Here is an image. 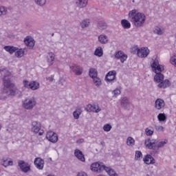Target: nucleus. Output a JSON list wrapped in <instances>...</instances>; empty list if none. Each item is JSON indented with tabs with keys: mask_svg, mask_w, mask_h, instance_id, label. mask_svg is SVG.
I'll return each instance as SVG.
<instances>
[{
	"mask_svg": "<svg viewBox=\"0 0 176 176\" xmlns=\"http://www.w3.org/2000/svg\"><path fill=\"white\" fill-rule=\"evenodd\" d=\"M151 67L156 74L154 76V80L157 83H160L162 81L164 80V75H163L160 72H163L164 71V66L159 64V60L155 59L151 63Z\"/></svg>",
	"mask_w": 176,
	"mask_h": 176,
	"instance_id": "f257e3e1",
	"label": "nucleus"
},
{
	"mask_svg": "<svg viewBox=\"0 0 176 176\" xmlns=\"http://www.w3.org/2000/svg\"><path fill=\"white\" fill-rule=\"evenodd\" d=\"M129 16L136 27H142L144 25L146 20L145 14L138 12L137 10H132L129 12Z\"/></svg>",
	"mask_w": 176,
	"mask_h": 176,
	"instance_id": "f03ea898",
	"label": "nucleus"
},
{
	"mask_svg": "<svg viewBox=\"0 0 176 176\" xmlns=\"http://www.w3.org/2000/svg\"><path fill=\"white\" fill-rule=\"evenodd\" d=\"M3 94H7L8 96H15L17 89L14 88V84L10 82V76H4V78H3Z\"/></svg>",
	"mask_w": 176,
	"mask_h": 176,
	"instance_id": "7ed1b4c3",
	"label": "nucleus"
},
{
	"mask_svg": "<svg viewBox=\"0 0 176 176\" xmlns=\"http://www.w3.org/2000/svg\"><path fill=\"white\" fill-rule=\"evenodd\" d=\"M131 53L133 54L137 53L138 57L145 58V57H148L149 54V49H148V47H142L140 49L138 46H135L131 49Z\"/></svg>",
	"mask_w": 176,
	"mask_h": 176,
	"instance_id": "20e7f679",
	"label": "nucleus"
},
{
	"mask_svg": "<svg viewBox=\"0 0 176 176\" xmlns=\"http://www.w3.org/2000/svg\"><path fill=\"white\" fill-rule=\"evenodd\" d=\"M105 165L102 162H94L91 164L90 170L94 173H102L105 170Z\"/></svg>",
	"mask_w": 176,
	"mask_h": 176,
	"instance_id": "39448f33",
	"label": "nucleus"
},
{
	"mask_svg": "<svg viewBox=\"0 0 176 176\" xmlns=\"http://www.w3.org/2000/svg\"><path fill=\"white\" fill-rule=\"evenodd\" d=\"M41 123L36 121H34L32 122V131H33L34 134H38V135H43V133H45V131H43V130L41 131Z\"/></svg>",
	"mask_w": 176,
	"mask_h": 176,
	"instance_id": "423d86ee",
	"label": "nucleus"
},
{
	"mask_svg": "<svg viewBox=\"0 0 176 176\" xmlns=\"http://www.w3.org/2000/svg\"><path fill=\"white\" fill-rule=\"evenodd\" d=\"M36 104V102L34 98L30 99H26L23 103V107L25 109H32L34 107Z\"/></svg>",
	"mask_w": 176,
	"mask_h": 176,
	"instance_id": "0eeeda50",
	"label": "nucleus"
},
{
	"mask_svg": "<svg viewBox=\"0 0 176 176\" xmlns=\"http://www.w3.org/2000/svg\"><path fill=\"white\" fill-rule=\"evenodd\" d=\"M85 111H87V112H95L96 113H98V112L101 111V109H100V107H98L97 104H89L85 107Z\"/></svg>",
	"mask_w": 176,
	"mask_h": 176,
	"instance_id": "6e6552de",
	"label": "nucleus"
},
{
	"mask_svg": "<svg viewBox=\"0 0 176 176\" xmlns=\"http://www.w3.org/2000/svg\"><path fill=\"white\" fill-rule=\"evenodd\" d=\"M46 138L48 141L54 144L58 141V136L53 131H48L46 135Z\"/></svg>",
	"mask_w": 176,
	"mask_h": 176,
	"instance_id": "1a4fd4ad",
	"label": "nucleus"
},
{
	"mask_svg": "<svg viewBox=\"0 0 176 176\" xmlns=\"http://www.w3.org/2000/svg\"><path fill=\"white\" fill-rule=\"evenodd\" d=\"M24 43L29 49H32L35 46V41L30 36H26L24 39Z\"/></svg>",
	"mask_w": 176,
	"mask_h": 176,
	"instance_id": "9d476101",
	"label": "nucleus"
},
{
	"mask_svg": "<svg viewBox=\"0 0 176 176\" xmlns=\"http://www.w3.org/2000/svg\"><path fill=\"white\" fill-rule=\"evenodd\" d=\"M115 57L118 60H120L121 63H124L127 60V55L124 54L122 51H118L115 53Z\"/></svg>",
	"mask_w": 176,
	"mask_h": 176,
	"instance_id": "9b49d317",
	"label": "nucleus"
},
{
	"mask_svg": "<svg viewBox=\"0 0 176 176\" xmlns=\"http://www.w3.org/2000/svg\"><path fill=\"white\" fill-rule=\"evenodd\" d=\"M45 165V161L41 157H36L34 160V166L38 168V170H43V166Z\"/></svg>",
	"mask_w": 176,
	"mask_h": 176,
	"instance_id": "f8f14e48",
	"label": "nucleus"
},
{
	"mask_svg": "<svg viewBox=\"0 0 176 176\" xmlns=\"http://www.w3.org/2000/svg\"><path fill=\"white\" fill-rule=\"evenodd\" d=\"M19 166L23 173H28L30 170H31V168L30 167V165H28V163H25L24 161H19Z\"/></svg>",
	"mask_w": 176,
	"mask_h": 176,
	"instance_id": "ddd939ff",
	"label": "nucleus"
},
{
	"mask_svg": "<svg viewBox=\"0 0 176 176\" xmlns=\"http://www.w3.org/2000/svg\"><path fill=\"white\" fill-rule=\"evenodd\" d=\"M116 79V71L113 70L109 72L105 77V80L107 82H112V80H115Z\"/></svg>",
	"mask_w": 176,
	"mask_h": 176,
	"instance_id": "4468645a",
	"label": "nucleus"
},
{
	"mask_svg": "<svg viewBox=\"0 0 176 176\" xmlns=\"http://www.w3.org/2000/svg\"><path fill=\"white\" fill-rule=\"evenodd\" d=\"M165 106L166 103L164 102V100H163V99L157 98L155 100V108L157 109L158 111H160V109H163Z\"/></svg>",
	"mask_w": 176,
	"mask_h": 176,
	"instance_id": "2eb2a0df",
	"label": "nucleus"
},
{
	"mask_svg": "<svg viewBox=\"0 0 176 176\" xmlns=\"http://www.w3.org/2000/svg\"><path fill=\"white\" fill-rule=\"evenodd\" d=\"M74 156L78 159L80 162H86V158H85V155L83 153L79 150V149H76L74 151Z\"/></svg>",
	"mask_w": 176,
	"mask_h": 176,
	"instance_id": "dca6fc26",
	"label": "nucleus"
},
{
	"mask_svg": "<svg viewBox=\"0 0 176 176\" xmlns=\"http://www.w3.org/2000/svg\"><path fill=\"white\" fill-rule=\"evenodd\" d=\"M145 146L148 149H153L156 146V140L153 139H147L145 140Z\"/></svg>",
	"mask_w": 176,
	"mask_h": 176,
	"instance_id": "f3484780",
	"label": "nucleus"
},
{
	"mask_svg": "<svg viewBox=\"0 0 176 176\" xmlns=\"http://www.w3.org/2000/svg\"><path fill=\"white\" fill-rule=\"evenodd\" d=\"M171 86V82L168 79L163 80L160 82H159L157 87L159 89H167V87H170Z\"/></svg>",
	"mask_w": 176,
	"mask_h": 176,
	"instance_id": "a211bd4d",
	"label": "nucleus"
},
{
	"mask_svg": "<svg viewBox=\"0 0 176 176\" xmlns=\"http://www.w3.org/2000/svg\"><path fill=\"white\" fill-rule=\"evenodd\" d=\"M145 164H155V158L151 155H146L143 158Z\"/></svg>",
	"mask_w": 176,
	"mask_h": 176,
	"instance_id": "6ab92c4d",
	"label": "nucleus"
},
{
	"mask_svg": "<svg viewBox=\"0 0 176 176\" xmlns=\"http://www.w3.org/2000/svg\"><path fill=\"white\" fill-rule=\"evenodd\" d=\"M4 50H6V52L10 53V54H13V53H16V52L19 50V48L13 46L6 45L4 47Z\"/></svg>",
	"mask_w": 176,
	"mask_h": 176,
	"instance_id": "aec40b11",
	"label": "nucleus"
},
{
	"mask_svg": "<svg viewBox=\"0 0 176 176\" xmlns=\"http://www.w3.org/2000/svg\"><path fill=\"white\" fill-rule=\"evenodd\" d=\"M71 68L76 75H82V72H83V69L78 65H74Z\"/></svg>",
	"mask_w": 176,
	"mask_h": 176,
	"instance_id": "412c9836",
	"label": "nucleus"
},
{
	"mask_svg": "<svg viewBox=\"0 0 176 176\" xmlns=\"http://www.w3.org/2000/svg\"><path fill=\"white\" fill-rule=\"evenodd\" d=\"M121 25L124 28V30H129V28H131V23L129 22L126 19H122L121 21Z\"/></svg>",
	"mask_w": 176,
	"mask_h": 176,
	"instance_id": "4be33fe9",
	"label": "nucleus"
},
{
	"mask_svg": "<svg viewBox=\"0 0 176 176\" xmlns=\"http://www.w3.org/2000/svg\"><path fill=\"white\" fill-rule=\"evenodd\" d=\"M29 89L37 90V89H39V84L36 81H32L29 84Z\"/></svg>",
	"mask_w": 176,
	"mask_h": 176,
	"instance_id": "5701e85b",
	"label": "nucleus"
},
{
	"mask_svg": "<svg viewBox=\"0 0 176 176\" xmlns=\"http://www.w3.org/2000/svg\"><path fill=\"white\" fill-rule=\"evenodd\" d=\"M104 171H106V173H107L110 176H118V173H116L113 169L108 166H106Z\"/></svg>",
	"mask_w": 176,
	"mask_h": 176,
	"instance_id": "b1692460",
	"label": "nucleus"
},
{
	"mask_svg": "<svg viewBox=\"0 0 176 176\" xmlns=\"http://www.w3.org/2000/svg\"><path fill=\"white\" fill-rule=\"evenodd\" d=\"M2 165L4 166V167H8V166H13V161L12 160H8V158H3L2 160Z\"/></svg>",
	"mask_w": 176,
	"mask_h": 176,
	"instance_id": "393cba45",
	"label": "nucleus"
},
{
	"mask_svg": "<svg viewBox=\"0 0 176 176\" xmlns=\"http://www.w3.org/2000/svg\"><path fill=\"white\" fill-rule=\"evenodd\" d=\"M94 54L98 57H102V55L104 54V52L102 51V47H98V48H96L94 52Z\"/></svg>",
	"mask_w": 176,
	"mask_h": 176,
	"instance_id": "a878e982",
	"label": "nucleus"
},
{
	"mask_svg": "<svg viewBox=\"0 0 176 176\" xmlns=\"http://www.w3.org/2000/svg\"><path fill=\"white\" fill-rule=\"evenodd\" d=\"M88 0H78V1L76 2L77 6L78 8H85L87 5Z\"/></svg>",
	"mask_w": 176,
	"mask_h": 176,
	"instance_id": "bb28decb",
	"label": "nucleus"
},
{
	"mask_svg": "<svg viewBox=\"0 0 176 176\" xmlns=\"http://www.w3.org/2000/svg\"><path fill=\"white\" fill-rule=\"evenodd\" d=\"M98 41L100 42V43H107L108 42V37H107L105 35L101 34L98 36Z\"/></svg>",
	"mask_w": 176,
	"mask_h": 176,
	"instance_id": "cd10ccee",
	"label": "nucleus"
},
{
	"mask_svg": "<svg viewBox=\"0 0 176 176\" xmlns=\"http://www.w3.org/2000/svg\"><path fill=\"white\" fill-rule=\"evenodd\" d=\"M121 105L124 107V108H127V107H129L130 103L129 102V99H127L126 97L123 98L121 101Z\"/></svg>",
	"mask_w": 176,
	"mask_h": 176,
	"instance_id": "c85d7f7f",
	"label": "nucleus"
},
{
	"mask_svg": "<svg viewBox=\"0 0 176 176\" xmlns=\"http://www.w3.org/2000/svg\"><path fill=\"white\" fill-rule=\"evenodd\" d=\"M135 144V140H134V139L131 137H129L126 139V145H128V146H133V145Z\"/></svg>",
	"mask_w": 176,
	"mask_h": 176,
	"instance_id": "c756f323",
	"label": "nucleus"
},
{
	"mask_svg": "<svg viewBox=\"0 0 176 176\" xmlns=\"http://www.w3.org/2000/svg\"><path fill=\"white\" fill-rule=\"evenodd\" d=\"M49 57L47 62L49 63L50 65H53V62L54 61V54L53 52L48 53Z\"/></svg>",
	"mask_w": 176,
	"mask_h": 176,
	"instance_id": "7c9ffc66",
	"label": "nucleus"
},
{
	"mask_svg": "<svg viewBox=\"0 0 176 176\" xmlns=\"http://www.w3.org/2000/svg\"><path fill=\"white\" fill-rule=\"evenodd\" d=\"M89 76L90 78H92V79L97 77V69L91 68L89 69Z\"/></svg>",
	"mask_w": 176,
	"mask_h": 176,
	"instance_id": "2f4dec72",
	"label": "nucleus"
},
{
	"mask_svg": "<svg viewBox=\"0 0 176 176\" xmlns=\"http://www.w3.org/2000/svg\"><path fill=\"white\" fill-rule=\"evenodd\" d=\"M80 113H82V109L80 108L76 109V110L73 113L74 119H79Z\"/></svg>",
	"mask_w": 176,
	"mask_h": 176,
	"instance_id": "473e14b6",
	"label": "nucleus"
},
{
	"mask_svg": "<svg viewBox=\"0 0 176 176\" xmlns=\"http://www.w3.org/2000/svg\"><path fill=\"white\" fill-rule=\"evenodd\" d=\"M135 160H140L142 159V153L140 151H136L135 155Z\"/></svg>",
	"mask_w": 176,
	"mask_h": 176,
	"instance_id": "72a5a7b5",
	"label": "nucleus"
},
{
	"mask_svg": "<svg viewBox=\"0 0 176 176\" xmlns=\"http://www.w3.org/2000/svg\"><path fill=\"white\" fill-rule=\"evenodd\" d=\"M15 56L18 58L23 57V56H24V50L19 49L18 51L16 50V52L15 53Z\"/></svg>",
	"mask_w": 176,
	"mask_h": 176,
	"instance_id": "f704fd0d",
	"label": "nucleus"
},
{
	"mask_svg": "<svg viewBox=\"0 0 176 176\" xmlns=\"http://www.w3.org/2000/svg\"><path fill=\"white\" fill-rule=\"evenodd\" d=\"M8 13V8L4 6H0V16H5Z\"/></svg>",
	"mask_w": 176,
	"mask_h": 176,
	"instance_id": "c9c22d12",
	"label": "nucleus"
},
{
	"mask_svg": "<svg viewBox=\"0 0 176 176\" xmlns=\"http://www.w3.org/2000/svg\"><path fill=\"white\" fill-rule=\"evenodd\" d=\"M92 79H93L94 83V85H96V86H101V79H100V78L96 76Z\"/></svg>",
	"mask_w": 176,
	"mask_h": 176,
	"instance_id": "e433bc0d",
	"label": "nucleus"
},
{
	"mask_svg": "<svg viewBox=\"0 0 176 176\" xmlns=\"http://www.w3.org/2000/svg\"><path fill=\"white\" fill-rule=\"evenodd\" d=\"M157 119L160 122H164L167 118L166 117V114L164 113H160L157 116Z\"/></svg>",
	"mask_w": 176,
	"mask_h": 176,
	"instance_id": "4c0bfd02",
	"label": "nucleus"
},
{
	"mask_svg": "<svg viewBox=\"0 0 176 176\" xmlns=\"http://www.w3.org/2000/svg\"><path fill=\"white\" fill-rule=\"evenodd\" d=\"M89 24L90 21H89V19H85L81 23V27L82 28H86L87 27H89Z\"/></svg>",
	"mask_w": 176,
	"mask_h": 176,
	"instance_id": "58836bf2",
	"label": "nucleus"
},
{
	"mask_svg": "<svg viewBox=\"0 0 176 176\" xmlns=\"http://www.w3.org/2000/svg\"><path fill=\"white\" fill-rule=\"evenodd\" d=\"M98 28H99V30H106L107 29V23L103 21L99 22L98 23Z\"/></svg>",
	"mask_w": 176,
	"mask_h": 176,
	"instance_id": "ea45409f",
	"label": "nucleus"
},
{
	"mask_svg": "<svg viewBox=\"0 0 176 176\" xmlns=\"http://www.w3.org/2000/svg\"><path fill=\"white\" fill-rule=\"evenodd\" d=\"M112 129V126L109 124H106L103 126V130L104 131H106L108 133V131H111V129Z\"/></svg>",
	"mask_w": 176,
	"mask_h": 176,
	"instance_id": "a19ab883",
	"label": "nucleus"
},
{
	"mask_svg": "<svg viewBox=\"0 0 176 176\" xmlns=\"http://www.w3.org/2000/svg\"><path fill=\"white\" fill-rule=\"evenodd\" d=\"M170 64H172V65L176 67V54H174L173 56L170 57Z\"/></svg>",
	"mask_w": 176,
	"mask_h": 176,
	"instance_id": "79ce46f5",
	"label": "nucleus"
},
{
	"mask_svg": "<svg viewBox=\"0 0 176 176\" xmlns=\"http://www.w3.org/2000/svg\"><path fill=\"white\" fill-rule=\"evenodd\" d=\"M154 32L155 34H157V35H162V34H163V30H161L160 28L157 27L155 28V29L154 30Z\"/></svg>",
	"mask_w": 176,
	"mask_h": 176,
	"instance_id": "37998d69",
	"label": "nucleus"
},
{
	"mask_svg": "<svg viewBox=\"0 0 176 176\" xmlns=\"http://www.w3.org/2000/svg\"><path fill=\"white\" fill-rule=\"evenodd\" d=\"M168 141L167 140H165L164 141H162V142H160L158 144H157V148H163V146H164V145L166 144H167Z\"/></svg>",
	"mask_w": 176,
	"mask_h": 176,
	"instance_id": "c03bdc74",
	"label": "nucleus"
},
{
	"mask_svg": "<svg viewBox=\"0 0 176 176\" xmlns=\"http://www.w3.org/2000/svg\"><path fill=\"white\" fill-rule=\"evenodd\" d=\"M35 2L37 5H40V6H43V5L46 3V0H35Z\"/></svg>",
	"mask_w": 176,
	"mask_h": 176,
	"instance_id": "a18cd8bd",
	"label": "nucleus"
},
{
	"mask_svg": "<svg viewBox=\"0 0 176 176\" xmlns=\"http://www.w3.org/2000/svg\"><path fill=\"white\" fill-rule=\"evenodd\" d=\"M23 83L24 87H26L27 89H30V82H28V80H24Z\"/></svg>",
	"mask_w": 176,
	"mask_h": 176,
	"instance_id": "49530a36",
	"label": "nucleus"
},
{
	"mask_svg": "<svg viewBox=\"0 0 176 176\" xmlns=\"http://www.w3.org/2000/svg\"><path fill=\"white\" fill-rule=\"evenodd\" d=\"M145 131H146V135H152L153 134V131H152L148 128L146 129Z\"/></svg>",
	"mask_w": 176,
	"mask_h": 176,
	"instance_id": "de8ad7c7",
	"label": "nucleus"
},
{
	"mask_svg": "<svg viewBox=\"0 0 176 176\" xmlns=\"http://www.w3.org/2000/svg\"><path fill=\"white\" fill-rule=\"evenodd\" d=\"M114 96H119L120 94V89H116L113 91Z\"/></svg>",
	"mask_w": 176,
	"mask_h": 176,
	"instance_id": "09e8293b",
	"label": "nucleus"
},
{
	"mask_svg": "<svg viewBox=\"0 0 176 176\" xmlns=\"http://www.w3.org/2000/svg\"><path fill=\"white\" fill-rule=\"evenodd\" d=\"M77 176H87V174L85 172H80L78 173Z\"/></svg>",
	"mask_w": 176,
	"mask_h": 176,
	"instance_id": "8fccbe9b",
	"label": "nucleus"
},
{
	"mask_svg": "<svg viewBox=\"0 0 176 176\" xmlns=\"http://www.w3.org/2000/svg\"><path fill=\"white\" fill-rule=\"evenodd\" d=\"M48 80H50V82H53V77H49L48 78Z\"/></svg>",
	"mask_w": 176,
	"mask_h": 176,
	"instance_id": "3c124183",
	"label": "nucleus"
},
{
	"mask_svg": "<svg viewBox=\"0 0 176 176\" xmlns=\"http://www.w3.org/2000/svg\"><path fill=\"white\" fill-rule=\"evenodd\" d=\"M0 100H6V96H5L3 98H0Z\"/></svg>",
	"mask_w": 176,
	"mask_h": 176,
	"instance_id": "603ef678",
	"label": "nucleus"
},
{
	"mask_svg": "<svg viewBox=\"0 0 176 176\" xmlns=\"http://www.w3.org/2000/svg\"><path fill=\"white\" fill-rule=\"evenodd\" d=\"M1 129H2V126L0 124V130H1Z\"/></svg>",
	"mask_w": 176,
	"mask_h": 176,
	"instance_id": "864d4df0",
	"label": "nucleus"
},
{
	"mask_svg": "<svg viewBox=\"0 0 176 176\" xmlns=\"http://www.w3.org/2000/svg\"><path fill=\"white\" fill-rule=\"evenodd\" d=\"M80 141H83V139H81Z\"/></svg>",
	"mask_w": 176,
	"mask_h": 176,
	"instance_id": "5fc2aeb1",
	"label": "nucleus"
},
{
	"mask_svg": "<svg viewBox=\"0 0 176 176\" xmlns=\"http://www.w3.org/2000/svg\"><path fill=\"white\" fill-rule=\"evenodd\" d=\"M53 35H54V34H52V36H53Z\"/></svg>",
	"mask_w": 176,
	"mask_h": 176,
	"instance_id": "6e6d98bb",
	"label": "nucleus"
}]
</instances>
